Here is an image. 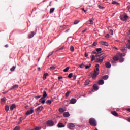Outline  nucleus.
<instances>
[{
  "label": "nucleus",
  "mask_w": 130,
  "mask_h": 130,
  "mask_svg": "<svg viewBox=\"0 0 130 130\" xmlns=\"http://www.w3.org/2000/svg\"><path fill=\"white\" fill-rule=\"evenodd\" d=\"M48 75L47 73H45L43 76V79L45 80L46 79V76Z\"/></svg>",
  "instance_id": "nucleus-33"
},
{
  "label": "nucleus",
  "mask_w": 130,
  "mask_h": 130,
  "mask_svg": "<svg viewBox=\"0 0 130 130\" xmlns=\"http://www.w3.org/2000/svg\"><path fill=\"white\" fill-rule=\"evenodd\" d=\"M113 59L114 60V61H117L119 60V58L118 56H115L113 57Z\"/></svg>",
  "instance_id": "nucleus-23"
},
{
  "label": "nucleus",
  "mask_w": 130,
  "mask_h": 130,
  "mask_svg": "<svg viewBox=\"0 0 130 130\" xmlns=\"http://www.w3.org/2000/svg\"><path fill=\"white\" fill-rule=\"evenodd\" d=\"M22 119H23L22 117H20V120H19V122H18V124H21V123L22 122Z\"/></svg>",
  "instance_id": "nucleus-45"
},
{
  "label": "nucleus",
  "mask_w": 130,
  "mask_h": 130,
  "mask_svg": "<svg viewBox=\"0 0 130 130\" xmlns=\"http://www.w3.org/2000/svg\"><path fill=\"white\" fill-rule=\"evenodd\" d=\"M109 78V76L108 75H104V76L102 77V78L104 80H107Z\"/></svg>",
  "instance_id": "nucleus-25"
},
{
  "label": "nucleus",
  "mask_w": 130,
  "mask_h": 130,
  "mask_svg": "<svg viewBox=\"0 0 130 130\" xmlns=\"http://www.w3.org/2000/svg\"><path fill=\"white\" fill-rule=\"evenodd\" d=\"M55 10V8H52L50 9V14H52L53 13L54 11Z\"/></svg>",
  "instance_id": "nucleus-27"
},
{
  "label": "nucleus",
  "mask_w": 130,
  "mask_h": 130,
  "mask_svg": "<svg viewBox=\"0 0 130 130\" xmlns=\"http://www.w3.org/2000/svg\"><path fill=\"white\" fill-rule=\"evenodd\" d=\"M100 44L101 45L105 46H109L108 43H107V42H103V41H101Z\"/></svg>",
  "instance_id": "nucleus-11"
},
{
  "label": "nucleus",
  "mask_w": 130,
  "mask_h": 130,
  "mask_svg": "<svg viewBox=\"0 0 130 130\" xmlns=\"http://www.w3.org/2000/svg\"><path fill=\"white\" fill-rule=\"evenodd\" d=\"M63 77L62 76H60V77H58V79L60 80L61 79H62Z\"/></svg>",
  "instance_id": "nucleus-61"
},
{
  "label": "nucleus",
  "mask_w": 130,
  "mask_h": 130,
  "mask_svg": "<svg viewBox=\"0 0 130 130\" xmlns=\"http://www.w3.org/2000/svg\"><path fill=\"white\" fill-rule=\"evenodd\" d=\"M19 88V86L18 85H15L10 88V90H13V89H18Z\"/></svg>",
  "instance_id": "nucleus-19"
},
{
  "label": "nucleus",
  "mask_w": 130,
  "mask_h": 130,
  "mask_svg": "<svg viewBox=\"0 0 130 130\" xmlns=\"http://www.w3.org/2000/svg\"><path fill=\"white\" fill-rule=\"evenodd\" d=\"M59 111L60 112H62H62H64V110H63V108H59Z\"/></svg>",
  "instance_id": "nucleus-50"
},
{
  "label": "nucleus",
  "mask_w": 130,
  "mask_h": 130,
  "mask_svg": "<svg viewBox=\"0 0 130 130\" xmlns=\"http://www.w3.org/2000/svg\"><path fill=\"white\" fill-rule=\"evenodd\" d=\"M91 67V64L85 66L86 69H88Z\"/></svg>",
  "instance_id": "nucleus-46"
},
{
  "label": "nucleus",
  "mask_w": 130,
  "mask_h": 130,
  "mask_svg": "<svg viewBox=\"0 0 130 130\" xmlns=\"http://www.w3.org/2000/svg\"><path fill=\"white\" fill-rule=\"evenodd\" d=\"M40 98H41V95H38V96H35V99H37V100H38Z\"/></svg>",
  "instance_id": "nucleus-47"
},
{
  "label": "nucleus",
  "mask_w": 130,
  "mask_h": 130,
  "mask_svg": "<svg viewBox=\"0 0 130 130\" xmlns=\"http://www.w3.org/2000/svg\"><path fill=\"white\" fill-rule=\"evenodd\" d=\"M73 73L69 74V75H68V78H71L73 77Z\"/></svg>",
  "instance_id": "nucleus-40"
},
{
  "label": "nucleus",
  "mask_w": 130,
  "mask_h": 130,
  "mask_svg": "<svg viewBox=\"0 0 130 130\" xmlns=\"http://www.w3.org/2000/svg\"><path fill=\"white\" fill-rule=\"evenodd\" d=\"M6 101V98H1V101L2 102H4Z\"/></svg>",
  "instance_id": "nucleus-32"
},
{
  "label": "nucleus",
  "mask_w": 130,
  "mask_h": 130,
  "mask_svg": "<svg viewBox=\"0 0 130 130\" xmlns=\"http://www.w3.org/2000/svg\"><path fill=\"white\" fill-rule=\"evenodd\" d=\"M35 107H37V106H39V104H38V103H37L35 105Z\"/></svg>",
  "instance_id": "nucleus-58"
},
{
  "label": "nucleus",
  "mask_w": 130,
  "mask_h": 130,
  "mask_svg": "<svg viewBox=\"0 0 130 130\" xmlns=\"http://www.w3.org/2000/svg\"><path fill=\"white\" fill-rule=\"evenodd\" d=\"M55 68H56V67H54V66H52L50 67V69L51 70H54L55 69Z\"/></svg>",
  "instance_id": "nucleus-53"
},
{
  "label": "nucleus",
  "mask_w": 130,
  "mask_h": 130,
  "mask_svg": "<svg viewBox=\"0 0 130 130\" xmlns=\"http://www.w3.org/2000/svg\"><path fill=\"white\" fill-rule=\"evenodd\" d=\"M34 36V32L31 31L30 35H28V38H32Z\"/></svg>",
  "instance_id": "nucleus-21"
},
{
  "label": "nucleus",
  "mask_w": 130,
  "mask_h": 130,
  "mask_svg": "<svg viewBox=\"0 0 130 130\" xmlns=\"http://www.w3.org/2000/svg\"><path fill=\"white\" fill-rule=\"evenodd\" d=\"M128 17L127 15H122L121 16V19L123 21H126L128 19Z\"/></svg>",
  "instance_id": "nucleus-7"
},
{
  "label": "nucleus",
  "mask_w": 130,
  "mask_h": 130,
  "mask_svg": "<svg viewBox=\"0 0 130 130\" xmlns=\"http://www.w3.org/2000/svg\"><path fill=\"white\" fill-rule=\"evenodd\" d=\"M63 49V47H61L60 48H59L58 50H57L56 51H59V50H62Z\"/></svg>",
  "instance_id": "nucleus-55"
},
{
  "label": "nucleus",
  "mask_w": 130,
  "mask_h": 130,
  "mask_svg": "<svg viewBox=\"0 0 130 130\" xmlns=\"http://www.w3.org/2000/svg\"><path fill=\"white\" fill-rule=\"evenodd\" d=\"M41 129V127H35L34 128V130H40Z\"/></svg>",
  "instance_id": "nucleus-36"
},
{
  "label": "nucleus",
  "mask_w": 130,
  "mask_h": 130,
  "mask_svg": "<svg viewBox=\"0 0 130 130\" xmlns=\"http://www.w3.org/2000/svg\"><path fill=\"white\" fill-rule=\"evenodd\" d=\"M118 55H119V56H120L121 57L125 56V55H123V54L121 53H118Z\"/></svg>",
  "instance_id": "nucleus-52"
},
{
  "label": "nucleus",
  "mask_w": 130,
  "mask_h": 130,
  "mask_svg": "<svg viewBox=\"0 0 130 130\" xmlns=\"http://www.w3.org/2000/svg\"><path fill=\"white\" fill-rule=\"evenodd\" d=\"M70 50H71L72 52H73V51H74V47L73 46H71V47H70Z\"/></svg>",
  "instance_id": "nucleus-42"
},
{
  "label": "nucleus",
  "mask_w": 130,
  "mask_h": 130,
  "mask_svg": "<svg viewBox=\"0 0 130 130\" xmlns=\"http://www.w3.org/2000/svg\"><path fill=\"white\" fill-rule=\"evenodd\" d=\"M5 110L6 112H8L9 110V105H6L5 106Z\"/></svg>",
  "instance_id": "nucleus-20"
},
{
  "label": "nucleus",
  "mask_w": 130,
  "mask_h": 130,
  "mask_svg": "<svg viewBox=\"0 0 130 130\" xmlns=\"http://www.w3.org/2000/svg\"><path fill=\"white\" fill-rule=\"evenodd\" d=\"M94 20V18L92 17L91 18L90 20H89V22H90V23H89V24L90 25H93V20Z\"/></svg>",
  "instance_id": "nucleus-22"
},
{
  "label": "nucleus",
  "mask_w": 130,
  "mask_h": 130,
  "mask_svg": "<svg viewBox=\"0 0 130 130\" xmlns=\"http://www.w3.org/2000/svg\"><path fill=\"white\" fill-rule=\"evenodd\" d=\"M43 109V106H40L38 107L36 109V111L38 113L42 111V110Z\"/></svg>",
  "instance_id": "nucleus-9"
},
{
  "label": "nucleus",
  "mask_w": 130,
  "mask_h": 130,
  "mask_svg": "<svg viewBox=\"0 0 130 130\" xmlns=\"http://www.w3.org/2000/svg\"><path fill=\"white\" fill-rule=\"evenodd\" d=\"M74 127H75V125L74 124V123H71L68 124V127L70 129H73Z\"/></svg>",
  "instance_id": "nucleus-8"
},
{
  "label": "nucleus",
  "mask_w": 130,
  "mask_h": 130,
  "mask_svg": "<svg viewBox=\"0 0 130 130\" xmlns=\"http://www.w3.org/2000/svg\"><path fill=\"white\" fill-rule=\"evenodd\" d=\"M70 93H71L70 91L67 92V93H66V97L68 98L69 96V94H70Z\"/></svg>",
  "instance_id": "nucleus-26"
},
{
  "label": "nucleus",
  "mask_w": 130,
  "mask_h": 130,
  "mask_svg": "<svg viewBox=\"0 0 130 130\" xmlns=\"http://www.w3.org/2000/svg\"><path fill=\"white\" fill-rule=\"evenodd\" d=\"M93 90H95V91H97L99 89V86L97 84L93 85Z\"/></svg>",
  "instance_id": "nucleus-16"
},
{
  "label": "nucleus",
  "mask_w": 130,
  "mask_h": 130,
  "mask_svg": "<svg viewBox=\"0 0 130 130\" xmlns=\"http://www.w3.org/2000/svg\"><path fill=\"white\" fill-rule=\"evenodd\" d=\"M88 56V55L87 54V53H85V56L86 57H87Z\"/></svg>",
  "instance_id": "nucleus-60"
},
{
  "label": "nucleus",
  "mask_w": 130,
  "mask_h": 130,
  "mask_svg": "<svg viewBox=\"0 0 130 130\" xmlns=\"http://www.w3.org/2000/svg\"><path fill=\"white\" fill-rule=\"evenodd\" d=\"M105 66L107 68H110L111 67V64L110 62H107L105 63Z\"/></svg>",
  "instance_id": "nucleus-14"
},
{
  "label": "nucleus",
  "mask_w": 130,
  "mask_h": 130,
  "mask_svg": "<svg viewBox=\"0 0 130 130\" xmlns=\"http://www.w3.org/2000/svg\"><path fill=\"white\" fill-rule=\"evenodd\" d=\"M127 111L128 112H130V108H128V109H127Z\"/></svg>",
  "instance_id": "nucleus-64"
},
{
  "label": "nucleus",
  "mask_w": 130,
  "mask_h": 130,
  "mask_svg": "<svg viewBox=\"0 0 130 130\" xmlns=\"http://www.w3.org/2000/svg\"><path fill=\"white\" fill-rule=\"evenodd\" d=\"M76 102H77L76 99H75L74 98H73L70 101V104H75L76 103Z\"/></svg>",
  "instance_id": "nucleus-10"
},
{
  "label": "nucleus",
  "mask_w": 130,
  "mask_h": 130,
  "mask_svg": "<svg viewBox=\"0 0 130 130\" xmlns=\"http://www.w3.org/2000/svg\"><path fill=\"white\" fill-rule=\"evenodd\" d=\"M99 8L100 9L103 10L104 9H105V7L99 5Z\"/></svg>",
  "instance_id": "nucleus-38"
},
{
  "label": "nucleus",
  "mask_w": 130,
  "mask_h": 130,
  "mask_svg": "<svg viewBox=\"0 0 130 130\" xmlns=\"http://www.w3.org/2000/svg\"><path fill=\"white\" fill-rule=\"evenodd\" d=\"M70 67H68L67 68H66L65 69L63 70V72H68V71L69 70Z\"/></svg>",
  "instance_id": "nucleus-34"
},
{
  "label": "nucleus",
  "mask_w": 130,
  "mask_h": 130,
  "mask_svg": "<svg viewBox=\"0 0 130 130\" xmlns=\"http://www.w3.org/2000/svg\"><path fill=\"white\" fill-rule=\"evenodd\" d=\"M101 56V54L100 53H98V54H96V55H95V57H99Z\"/></svg>",
  "instance_id": "nucleus-44"
},
{
  "label": "nucleus",
  "mask_w": 130,
  "mask_h": 130,
  "mask_svg": "<svg viewBox=\"0 0 130 130\" xmlns=\"http://www.w3.org/2000/svg\"><path fill=\"white\" fill-rule=\"evenodd\" d=\"M33 113H34V110L33 109V108H31L30 110H27L26 113V115H31Z\"/></svg>",
  "instance_id": "nucleus-5"
},
{
  "label": "nucleus",
  "mask_w": 130,
  "mask_h": 130,
  "mask_svg": "<svg viewBox=\"0 0 130 130\" xmlns=\"http://www.w3.org/2000/svg\"><path fill=\"white\" fill-rule=\"evenodd\" d=\"M111 114L114 116H116V117H118V114L117 113L116 111H112L111 112Z\"/></svg>",
  "instance_id": "nucleus-15"
},
{
  "label": "nucleus",
  "mask_w": 130,
  "mask_h": 130,
  "mask_svg": "<svg viewBox=\"0 0 130 130\" xmlns=\"http://www.w3.org/2000/svg\"><path fill=\"white\" fill-rule=\"evenodd\" d=\"M63 115L64 117H66V118H68V117H69L70 115V114L69 113V112H64L63 114Z\"/></svg>",
  "instance_id": "nucleus-13"
},
{
  "label": "nucleus",
  "mask_w": 130,
  "mask_h": 130,
  "mask_svg": "<svg viewBox=\"0 0 130 130\" xmlns=\"http://www.w3.org/2000/svg\"><path fill=\"white\" fill-rule=\"evenodd\" d=\"M20 126H16L14 128V130H20Z\"/></svg>",
  "instance_id": "nucleus-37"
},
{
  "label": "nucleus",
  "mask_w": 130,
  "mask_h": 130,
  "mask_svg": "<svg viewBox=\"0 0 130 130\" xmlns=\"http://www.w3.org/2000/svg\"><path fill=\"white\" fill-rule=\"evenodd\" d=\"M102 50V48L96 49V52L98 53H101V51Z\"/></svg>",
  "instance_id": "nucleus-28"
},
{
  "label": "nucleus",
  "mask_w": 130,
  "mask_h": 130,
  "mask_svg": "<svg viewBox=\"0 0 130 130\" xmlns=\"http://www.w3.org/2000/svg\"><path fill=\"white\" fill-rule=\"evenodd\" d=\"M47 96V93L46 91H43V96L39 100V102H41L42 104H44L45 102V100L44 99Z\"/></svg>",
  "instance_id": "nucleus-3"
},
{
  "label": "nucleus",
  "mask_w": 130,
  "mask_h": 130,
  "mask_svg": "<svg viewBox=\"0 0 130 130\" xmlns=\"http://www.w3.org/2000/svg\"><path fill=\"white\" fill-rule=\"evenodd\" d=\"M58 127L59 128H63L64 127V125H63L62 123H59L58 124Z\"/></svg>",
  "instance_id": "nucleus-18"
},
{
  "label": "nucleus",
  "mask_w": 130,
  "mask_h": 130,
  "mask_svg": "<svg viewBox=\"0 0 130 130\" xmlns=\"http://www.w3.org/2000/svg\"><path fill=\"white\" fill-rule=\"evenodd\" d=\"M99 67L100 65L99 64H96L95 65V70H94V73H91V77H92V79H95L98 75L99 74Z\"/></svg>",
  "instance_id": "nucleus-1"
},
{
  "label": "nucleus",
  "mask_w": 130,
  "mask_h": 130,
  "mask_svg": "<svg viewBox=\"0 0 130 130\" xmlns=\"http://www.w3.org/2000/svg\"><path fill=\"white\" fill-rule=\"evenodd\" d=\"M109 34L111 35H113L114 33H113V30H112V29H110V31H109Z\"/></svg>",
  "instance_id": "nucleus-43"
},
{
  "label": "nucleus",
  "mask_w": 130,
  "mask_h": 130,
  "mask_svg": "<svg viewBox=\"0 0 130 130\" xmlns=\"http://www.w3.org/2000/svg\"><path fill=\"white\" fill-rule=\"evenodd\" d=\"M53 52H54L53 51L52 52H50V53L49 54V55H48V57H49V56H50L52 55L53 54Z\"/></svg>",
  "instance_id": "nucleus-54"
},
{
  "label": "nucleus",
  "mask_w": 130,
  "mask_h": 130,
  "mask_svg": "<svg viewBox=\"0 0 130 130\" xmlns=\"http://www.w3.org/2000/svg\"><path fill=\"white\" fill-rule=\"evenodd\" d=\"M124 61V58H123V57H121V58L119 59V62H123Z\"/></svg>",
  "instance_id": "nucleus-29"
},
{
  "label": "nucleus",
  "mask_w": 130,
  "mask_h": 130,
  "mask_svg": "<svg viewBox=\"0 0 130 130\" xmlns=\"http://www.w3.org/2000/svg\"><path fill=\"white\" fill-rule=\"evenodd\" d=\"M80 22V21L78 20H76L75 21H74V24L75 25H76L78 23H79Z\"/></svg>",
  "instance_id": "nucleus-35"
},
{
  "label": "nucleus",
  "mask_w": 130,
  "mask_h": 130,
  "mask_svg": "<svg viewBox=\"0 0 130 130\" xmlns=\"http://www.w3.org/2000/svg\"><path fill=\"white\" fill-rule=\"evenodd\" d=\"M86 30L87 29H84L83 30H82V33H84L85 32H86Z\"/></svg>",
  "instance_id": "nucleus-62"
},
{
  "label": "nucleus",
  "mask_w": 130,
  "mask_h": 130,
  "mask_svg": "<svg viewBox=\"0 0 130 130\" xmlns=\"http://www.w3.org/2000/svg\"><path fill=\"white\" fill-rule=\"evenodd\" d=\"M105 37H106V38H109V34H107L105 36Z\"/></svg>",
  "instance_id": "nucleus-56"
},
{
  "label": "nucleus",
  "mask_w": 130,
  "mask_h": 130,
  "mask_svg": "<svg viewBox=\"0 0 130 130\" xmlns=\"http://www.w3.org/2000/svg\"><path fill=\"white\" fill-rule=\"evenodd\" d=\"M46 103L50 105L52 103V101L51 100H48L46 101Z\"/></svg>",
  "instance_id": "nucleus-30"
},
{
  "label": "nucleus",
  "mask_w": 130,
  "mask_h": 130,
  "mask_svg": "<svg viewBox=\"0 0 130 130\" xmlns=\"http://www.w3.org/2000/svg\"><path fill=\"white\" fill-rule=\"evenodd\" d=\"M89 124L90 125L96 127L97 126V121L94 118H89Z\"/></svg>",
  "instance_id": "nucleus-2"
},
{
  "label": "nucleus",
  "mask_w": 130,
  "mask_h": 130,
  "mask_svg": "<svg viewBox=\"0 0 130 130\" xmlns=\"http://www.w3.org/2000/svg\"><path fill=\"white\" fill-rule=\"evenodd\" d=\"M96 45V43H93V44H92V46L93 47L95 46Z\"/></svg>",
  "instance_id": "nucleus-57"
},
{
  "label": "nucleus",
  "mask_w": 130,
  "mask_h": 130,
  "mask_svg": "<svg viewBox=\"0 0 130 130\" xmlns=\"http://www.w3.org/2000/svg\"><path fill=\"white\" fill-rule=\"evenodd\" d=\"M47 124L50 126V127H51V126H54V122L52 121V120H48L47 122Z\"/></svg>",
  "instance_id": "nucleus-6"
},
{
  "label": "nucleus",
  "mask_w": 130,
  "mask_h": 130,
  "mask_svg": "<svg viewBox=\"0 0 130 130\" xmlns=\"http://www.w3.org/2000/svg\"><path fill=\"white\" fill-rule=\"evenodd\" d=\"M16 108L15 104H12L10 108L11 111H13L14 109Z\"/></svg>",
  "instance_id": "nucleus-12"
},
{
  "label": "nucleus",
  "mask_w": 130,
  "mask_h": 130,
  "mask_svg": "<svg viewBox=\"0 0 130 130\" xmlns=\"http://www.w3.org/2000/svg\"><path fill=\"white\" fill-rule=\"evenodd\" d=\"M112 4L118 5H119V3H118L117 2H116V1H113Z\"/></svg>",
  "instance_id": "nucleus-24"
},
{
  "label": "nucleus",
  "mask_w": 130,
  "mask_h": 130,
  "mask_svg": "<svg viewBox=\"0 0 130 130\" xmlns=\"http://www.w3.org/2000/svg\"><path fill=\"white\" fill-rule=\"evenodd\" d=\"M105 81L101 79L99 80V85H104Z\"/></svg>",
  "instance_id": "nucleus-17"
},
{
  "label": "nucleus",
  "mask_w": 130,
  "mask_h": 130,
  "mask_svg": "<svg viewBox=\"0 0 130 130\" xmlns=\"http://www.w3.org/2000/svg\"><path fill=\"white\" fill-rule=\"evenodd\" d=\"M121 51L122 52H124L125 51H126V49L125 48H123L121 49H120Z\"/></svg>",
  "instance_id": "nucleus-41"
},
{
  "label": "nucleus",
  "mask_w": 130,
  "mask_h": 130,
  "mask_svg": "<svg viewBox=\"0 0 130 130\" xmlns=\"http://www.w3.org/2000/svg\"><path fill=\"white\" fill-rule=\"evenodd\" d=\"M107 55H104L101 57H100L99 58L95 59V62L98 63L102 62L103 61L104 59L106 57Z\"/></svg>",
  "instance_id": "nucleus-4"
},
{
  "label": "nucleus",
  "mask_w": 130,
  "mask_h": 130,
  "mask_svg": "<svg viewBox=\"0 0 130 130\" xmlns=\"http://www.w3.org/2000/svg\"><path fill=\"white\" fill-rule=\"evenodd\" d=\"M89 82H90V80H87L85 81V85H89Z\"/></svg>",
  "instance_id": "nucleus-39"
},
{
  "label": "nucleus",
  "mask_w": 130,
  "mask_h": 130,
  "mask_svg": "<svg viewBox=\"0 0 130 130\" xmlns=\"http://www.w3.org/2000/svg\"><path fill=\"white\" fill-rule=\"evenodd\" d=\"M95 59V56L92 55L91 56V61H93Z\"/></svg>",
  "instance_id": "nucleus-49"
},
{
  "label": "nucleus",
  "mask_w": 130,
  "mask_h": 130,
  "mask_svg": "<svg viewBox=\"0 0 130 130\" xmlns=\"http://www.w3.org/2000/svg\"><path fill=\"white\" fill-rule=\"evenodd\" d=\"M127 121L130 122V117L127 119Z\"/></svg>",
  "instance_id": "nucleus-63"
},
{
  "label": "nucleus",
  "mask_w": 130,
  "mask_h": 130,
  "mask_svg": "<svg viewBox=\"0 0 130 130\" xmlns=\"http://www.w3.org/2000/svg\"><path fill=\"white\" fill-rule=\"evenodd\" d=\"M79 67H80L81 68L83 69V68H84V65L83 63H82L81 65L79 66Z\"/></svg>",
  "instance_id": "nucleus-51"
},
{
  "label": "nucleus",
  "mask_w": 130,
  "mask_h": 130,
  "mask_svg": "<svg viewBox=\"0 0 130 130\" xmlns=\"http://www.w3.org/2000/svg\"><path fill=\"white\" fill-rule=\"evenodd\" d=\"M77 76L76 75H74L73 76L74 80H75L76 79Z\"/></svg>",
  "instance_id": "nucleus-59"
},
{
  "label": "nucleus",
  "mask_w": 130,
  "mask_h": 130,
  "mask_svg": "<svg viewBox=\"0 0 130 130\" xmlns=\"http://www.w3.org/2000/svg\"><path fill=\"white\" fill-rule=\"evenodd\" d=\"M15 69H16V67L13 66L11 69H10V71L12 72L14 71Z\"/></svg>",
  "instance_id": "nucleus-31"
},
{
  "label": "nucleus",
  "mask_w": 130,
  "mask_h": 130,
  "mask_svg": "<svg viewBox=\"0 0 130 130\" xmlns=\"http://www.w3.org/2000/svg\"><path fill=\"white\" fill-rule=\"evenodd\" d=\"M126 47H127L128 49H130V43H127V44L126 45Z\"/></svg>",
  "instance_id": "nucleus-48"
}]
</instances>
